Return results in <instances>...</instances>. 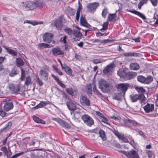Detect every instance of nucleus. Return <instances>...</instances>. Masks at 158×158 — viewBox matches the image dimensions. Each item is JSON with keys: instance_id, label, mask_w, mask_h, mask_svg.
Here are the masks:
<instances>
[{"instance_id": "nucleus-1", "label": "nucleus", "mask_w": 158, "mask_h": 158, "mask_svg": "<svg viewBox=\"0 0 158 158\" xmlns=\"http://www.w3.org/2000/svg\"><path fill=\"white\" fill-rule=\"evenodd\" d=\"M117 73L120 77L126 80L132 79L137 75L136 73L129 72L127 69H119Z\"/></svg>"}, {"instance_id": "nucleus-2", "label": "nucleus", "mask_w": 158, "mask_h": 158, "mask_svg": "<svg viewBox=\"0 0 158 158\" xmlns=\"http://www.w3.org/2000/svg\"><path fill=\"white\" fill-rule=\"evenodd\" d=\"M67 20L64 18V15H60L57 19H55L53 23L51 24L52 26L56 27L58 30H61L63 26V24L65 23Z\"/></svg>"}, {"instance_id": "nucleus-3", "label": "nucleus", "mask_w": 158, "mask_h": 158, "mask_svg": "<svg viewBox=\"0 0 158 158\" xmlns=\"http://www.w3.org/2000/svg\"><path fill=\"white\" fill-rule=\"evenodd\" d=\"M129 98L132 102H137L138 100L140 101L141 103L146 101V98L143 94H131L129 96Z\"/></svg>"}, {"instance_id": "nucleus-4", "label": "nucleus", "mask_w": 158, "mask_h": 158, "mask_svg": "<svg viewBox=\"0 0 158 158\" xmlns=\"http://www.w3.org/2000/svg\"><path fill=\"white\" fill-rule=\"evenodd\" d=\"M137 80L142 83L149 84L153 81V77L150 75H148L145 77L142 75H139L137 77Z\"/></svg>"}, {"instance_id": "nucleus-5", "label": "nucleus", "mask_w": 158, "mask_h": 158, "mask_svg": "<svg viewBox=\"0 0 158 158\" xmlns=\"http://www.w3.org/2000/svg\"><path fill=\"white\" fill-rule=\"evenodd\" d=\"M52 119L57 122L62 127L66 129H69L71 128V126L69 123L60 118L53 117Z\"/></svg>"}, {"instance_id": "nucleus-6", "label": "nucleus", "mask_w": 158, "mask_h": 158, "mask_svg": "<svg viewBox=\"0 0 158 158\" xmlns=\"http://www.w3.org/2000/svg\"><path fill=\"white\" fill-rule=\"evenodd\" d=\"M5 59V57L0 56V71H2V75L3 76H6L8 74H9L10 73V70L8 68H4L2 63Z\"/></svg>"}, {"instance_id": "nucleus-7", "label": "nucleus", "mask_w": 158, "mask_h": 158, "mask_svg": "<svg viewBox=\"0 0 158 158\" xmlns=\"http://www.w3.org/2000/svg\"><path fill=\"white\" fill-rule=\"evenodd\" d=\"M130 84L128 83H123L117 84L116 87L120 93H123V95H125L126 91L129 87Z\"/></svg>"}, {"instance_id": "nucleus-8", "label": "nucleus", "mask_w": 158, "mask_h": 158, "mask_svg": "<svg viewBox=\"0 0 158 158\" xmlns=\"http://www.w3.org/2000/svg\"><path fill=\"white\" fill-rule=\"evenodd\" d=\"M81 118L84 123L88 126L91 127L94 124L93 118L87 114L83 115L81 116Z\"/></svg>"}, {"instance_id": "nucleus-9", "label": "nucleus", "mask_w": 158, "mask_h": 158, "mask_svg": "<svg viewBox=\"0 0 158 158\" xmlns=\"http://www.w3.org/2000/svg\"><path fill=\"white\" fill-rule=\"evenodd\" d=\"M99 4L97 2L89 3L86 6L87 9L90 13L94 12L99 6Z\"/></svg>"}, {"instance_id": "nucleus-10", "label": "nucleus", "mask_w": 158, "mask_h": 158, "mask_svg": "<svg viewBox=\"0 0 158 158\" xmlns=\"http://www.w3.org/2000/svg\"><path fill=\"white\" fill-rule=\"evenodd\" d=\"M54 35L51 33H46L43 35V40L44 42L50 43L53 39Z\"/></svg>"}, {"instance_id": "nucleus-11", "label": "nucleus", "mask_w": 158, "mask_h": 158, "mask_svg": "<svg viewBox=\"0 0 158 158\" xmlns=\"http://www.w3.org/2000/svg\"><path fill=\"white\" fill-rule=\"evenodd\" d=\"M81 104L83 106H89L90 105V100L86 96H82L80 98Z\"/></svg>"}, {"instance_id": "nucleus-12", "label": "nucleus", "mask_w": 158, "mask_h": 158, "mask_svg": "<svg viewBox=\"0 0 158 158\" xmlns=\"http://www.w3.org/2000/svg\"><path fill=\"white\" fill-rule=\"evenodd\" d=\"M24 6L27 10H32L36 8V6L34 2L31 1L26 2Z\"/></svg>"}, {"instance_id": "nucleus-13", "label": "nucleus", "mask_w": 158, "mask_h": 158, "mask_svg": "<svg viewBox=\"0 0 158 158\" xmlns=\"http://www.w3.org/2000/svg\"><path fill=\"white\" fill-rule=\"evenodd\" d=\"M128 11L139 16L140 18H142L143 20H144L145 22L147 23H149V22L148 21V19L146 18L145 15L135 10H129Z\"/></svg>"}, {"instance_id": "nucleus-14", "label": "nucleus", "mask_w": 158, "mask_h": 158, "mask_svg": "<svg viewBox=\"0 0 158 158\" xmlns=\"http://www.w3.org/2000/svg\"><path fill=\"white\" fill-rule=\"evenodd\" d=\"M9 87L13 94H17L20 91V87L19 85H14L13 84H11L9 85Z\"/></svg>"}, {"instance_id": "nucleus-15", "label": "nucleus", "mask_w": 158, "mask_h": 158, "mask_svg": "<svg viewBox=\"0 0 158 158\" xmlns=\"http://www.w3.org/2000/svg\"><path fill=\"white\" fill-rule=\"evenodd\" d=\"M144 110L146 113H148L152 112L154 110V105L148 103L143 107Z\"/></svg>"}, {"instance_id": "nucleus-16", "label": "nucleus", "mask_w": 158, "mask_h": 158, "mask_svg": "<svg viewBox=\"0 0 158 158\" xmlns=\"http://www.w3.org/2000/svg\"><path fill=\"white\" fill-rule=\"evenodd\" d=\"M103 87L102 89H101V91L104 93H106L110 92L112 89V86L111 84L107 82Z\"/></svg>"}, {"instance_id": "nucleus-17", "label": "nucleus", "mask_w": 158, "mask_h": 158, "mask_svg": "<svg viewBox=\"0 0 158 158\" xmlns=\"http://www.w3.org/2000/svg\"><path fill=\"white\" fill-rule=\"evenodd\" d=\"M52 54L55 56H57L58 55H63L64 54V52L61 50L60 48L58 47L52 48Z\"/></svg>"}, {"instance_id": "nucleus-18", "label": "nucleus", "mask_w": 158, "mask_h": 158, "mask_svg": "<svg viewBox=\"0 0 158 158\" xmlns=\"http://www.w3.org/2000/svg\"><path fill=\"white\" fill-rule=\"evenodd\" d=\"M114 67V64L113 63H111L110 64L108 65L103 70V73L106 74L109 73L111 72L113 68Z\"/></svg>"}, {"instance_id": "nucleus-19", "label": "nucleus", "mask_w": 158, "mask_h": 158, "mask_svg": "<svg viewBox=\"0 0 158 158\" xmlns=\"http://www.w3.org/2000/svg\"><path fill=\"white\" fill-rule=\"evenodd\" d=\"M66 105L68 109L70 110L74 111L76 110V106L71 100L67 102H66Z\"/></svg>"}, {"instance_id": "nucleus-20", "label": "nucleus", "mask_w": 158, "mask_h": 158, "mask_svg": "<svg viewBox=\"0 0 158 158\" xmlns=\"http://www.w3.org/2000/svg\"><path fill=\"white\" fill-rule=\"evenodd\" d=\"M14 107L12 102H7L5 103L3 106L4 110L5 111H8L12 109Z\"/></svg>"}, {"instance_id": "nucleus-21", "label": "nucleus", "mask_w": 158, "mask_h": 158, "mask_svg": "<svg viewBox=\"0 0 158 158\" xmlns=\"http://www.w3.org/2000/svg\"><path fill=\"white\" fill-rule=\"evenodd\" d=\"M128 154V158L131 157V158H139L137 152L133 149H131L129 151Z\"/></svg>"}, {"instance_id": "nucleus-22", "label": "nucleus", "mask_w": 158, "mask_h": 158, "mask_svg": "<svg viewBox=\"0 0 158 158\" xmlns=\"http://www.w3.org/2000/svg\"><path fill=\"white\" fill-rule=\"evenodd\" d=\"M19 72V71L16 67H13L11 71H10L9 76L11 77H14L18 74Z\"/></svg>"}, {"instance_id": "nucleus-23", "label": "nucleus", "mask_w": 158, "mask_h": 158, "mask_svg": "<svg viewBox=\"0 0 158 158\" xmlns=\"http://www.w3.org/2000/svg\"><path fill=\"white\" fill-rule=\"evenodd\" d=\"M50 102L49 101H41L38 105H36L35 106L33 107V109L34 110L38 109L39 108H41L46 106L48 104H49Z\"/></svg>"}, {"instance_id": "nucleus-24", "label": "nucleus", "mask_w": 158, "mask_h": 158, "mask_svg": "<svg viewBox=\"0 0 158 158\" xmlns=\"http://www.w3.org/2000/svg\"><path fill=\"white\" fill-rule=\"evenodd\" d=\"M77 90L73 89L72 87L67 88L65 89V91L72 96L76 95Z\"/></svg>"}, {"instance_id": "nucleus-25", "label": "nucleus", "mask_w": 158, "mask_h": 158, "mask_svg": "<svg viewBox=\"0 0 158 158\" xmlns=\"http://www.w3.org/2000/svg\"><path fill=\"white\" fill-rule=\"evenodd\" d=\"M73 36L74 37V40H79L81 38L82 35L80 31H75L73 33Z\"/></svg>"}, {"instance_id": "nucleus-26", "label": "nucleus", "mask_w": 158, "mask_h": 158, "mask_svg": "<svg viewBox=\"0 0 158 158\" xmlns=\"http://www.w3.org/2000/svg\"><path fill=\"white\" fill-rule=\"evenodd\" d=\"M124 122L126 125H128V123H130L133 126H139V124L138 123L128 118L125 119Z\"/></svg>"}, {"instance_id": "nucleus-27", "label": "nucleus", "mask_w": 158, "mask_h": 158, "mask_svg": "<svg viewBox=\"0 0 158 158\" xmlns=\"http://www.w3.org/2000/svg\"><path fill=\"white\" fill-rule=\"evenodd\" d=\"M112 41V40L109 39L104 40H100L99 39H97L93 40V42L95 43H100V44H103L107 43H109Z\"/></svg>"}, {"instance_id": "nucleus-28", "label": "nucleus", "mask_w": 158, "mask_h": 158, "mask_svg": "<svg viewBox=\"0 0 158 158\" xmlns=\"http://www.w3.org/2000/svg\"><path fill=\"white\" fill-rule=\"evenodd\" d=\"M124 56H135L141 57L142 55L139 53H132V52H125L123 54Z\"/></svg>"}, {"instance_id": "nucleus-29", "label": "nucleus", "mask_w": 158, "mask_h": 158, "mask_svg": "<svg viewBox=\"0 0 158 158\" xmlns=\"http://www.w3.org/2000/svg\"><path fill=\"white\" fill-rule=\"evenodd\" d=\"M66 73L69 75H72V70L67 65L64 64V67L62 69Z\"/></svg>"}, {"instance_id": "nucleus-30", "label": "nucleus", "mask_w": 158, "mask_h": 158, "mask_svg": "<svg viewBox=\"0 0 158 158\" xmlns=\"http://www.w3.org/2000/svg\"><path fill=\"white\" fill-rule=\"evenodd\" d=\"M80 22L81 24L83 26L85 27L87 26V25L89 26V24L87 23L85 17L82 15L81 17Z\"/></svg>"}, {"instance_id": "nucleus-31", "label": "nucleus", "mask_w": 158, "mask_h": 158, "mask_svg": "<svg viewBox=\"0 0 158 158\" xmlns=\"http://www.w3.org/2000/svg\"><path fill=\"white\" fill-rule=\"evenodd\" d=\"M131 69L133 70H138L139 68V65L136 63H131L130 65Z\"/></svg>"}, {"instance_id": "nucleus-32", "label": "nucleus", "mask_w": 158, "mask_h": 158, "mask_svg": "<svg viewBox=\"0 0 158 158\" xmlns=\"http://www.w3.org/2000/svg\"><path fill=\"white\" fill-rule=\"evenodd\" d=\"M33 119L34 121L38 123H41L43 124H45L46 123L43 120L40 119L35 116H33Z\"/></svg>"}, {"instance_id": "nucleus-33", "label": "nucleus", "mask_w": 158, "mask_h": 158, "mask_svg": "<svg viewBox=\"0 0 158 158\" xmlns=\"http://www.w3.org/2000/svg\"><path fill=\"white\" fill-rule=\"evenodd\" d=\"M5 49L10 54L13 56H16L17 55V51L10 49L9 48L6 47Z\"/></svg>"}, {"instance_id": "nucleus-34", "label": "nucleus", "mask_w": 158, "mask_h": 158, "mask_svg": "<svg viewBox=\"0 0 158 158\" xmlns=\"http://www.w3.org/2000/svg\"><path fill=\"white\" fill-rule=\"evenodd\" d=\"M16 62L17 66L19 67L23 66L24 64V62L22 59L19 57L16 59Z\"/></svg>"}, {"instance_id": "nucleus-35", "label": "nucleus", "mask_w": 158, "mask_h": 158, "mask_svg": "<svg viewBox=\"0 0 158 158\" xmlns=\"http://www.w3.org/2000/svg\"><path fill=\"white\" fill-rule=\"evenodd\" d=\"M98 132L99 136L102 140L106 141V138L105 132L102 130L101 129Z\"/></svg>"}, {"instance_id": "nucleus-36", "label": "nucleus", "mask_w": 158, "mask_h": 158, "mask_svg": "<svg viewBox=\"0 0 158 158\" xmlns=\"http://www.w3.org/2000/svg\"><path fill=\"white\" fill-rule=\"evenodd\" d=\"M51 47L49 44L44 43L39 44L38 46V48L40 49L44 48H49Z\"/></svg>"}, {"instance_id": "nucleus-37", "label": "nucleus", "mask_w": 158, "mask_h": 158, "mask_svg": "<svg viewBox=\"0 0 158 158\" xmlns=\"http://www.w3.org/2000/svg\"><path fill=\"white\" fill-rule=\"evenodd\" d=\"M36 6V8L37 7H39L40 8H42L43 6V1L42 0H36L35 2H34Z\"/></svg>"}, {"instance_id": "nucleus-38", "label": "nucleus", "mask_w": 158, "mask_h": 158, "mask_svg": "<svg viewBox=\"0 0 158 158\" xmlns=\"http://www.w3.org/2000/svg\"><path fill=\"white\" fill-rule=\"evenodd\" d=\"M113 98L114 99L120 101L122 99V94L121 93H115L113 96Z\"/></svg>"}, {"instance_id": "nucleus-39", "label": "nucleus", "mask_w": 158, "mask_h": 158, "mask_svg": "<svg viewBox=\"0 0 158 158\" xmlns=\"http://www.w3.org/2000/svg\"><path fill=\"white\" fill-rule=\"evenodd\" d=\"M39 75L40 76H43L47 78V79H48V73L45 70L41 69L40 71Z\"/></svg>"}, {"instance_id": "nucleus-40", "label": "nucleus", "mask_w": 158, "mask_h": 158, "mask_svg": "<svg viewBox=\"0 0 158 158\" xmlns=\"http://www.w3.org/2000/svg\"><path fill=\"white\" fill-rule=\"evenodd\" d=\"M91 85L90 84L86 85V92L89 96L92 95Z\"/></svg>"}, {"instance_id": "nucleus-41", "label": "nucleus", "mask_w": 158, "mask_h": 158, "mask_svg": "<svg viewBox=\"0 0 158 158\" xmlns=\"http://www.w3.org/2000/svg\"><path fill=\"white\" fill-rule=\"evenodd\" d=\"M107 81L105 80L101 79L98 82V87L101 89H102L103 87L107 83Z\"/></svg>"}, {"instance_id": "nucleus-42", "label": "nucleus", "mask_w": 158, "mask_h": 158, "mask_svg": "<svg viewBox=\"0 0 158 158\" xmlns=\"http://www.w3.org/2000/svg\"><path fill=\"white\" fill-rule=\"evenodd\" d=\"M117 11V10H116V12L113 14H109L108 17V21H111L113 20V19H115L116 17V13Z\"/></svg>"}, {"instance_id": "nucleus-43", "label": "nucleus", "mask_w": 158, "mask_h": 158, "mask_svg": "<svg viewBox=\"0 0 158 158\" xmlns=\"http://www.w3.org/2000/svg\"><path fill=\"white\" fill-rule=\"evenodd\" d=\"M135 89L140 94H143L146 91L145 89L142 87H139L138 86H137L135 87Z\"/></svg>"}, {"instance_id": "nucleus-44", "label": "nucleus", "mask_w": 158, "mask_h": 158, "mask_svg": "<svg viewBox=\"0 0 158 158\" xmlns=\"http://www.w3.org/2000/svg\"><path fill=\"white\" fill-rule=\"evenodd\" d=\"M148 0H141L140 1L139 3L138 4V8L140 10L141 8V7L144 4H146L148 2Z\"/></svg>"}, {"instance_id": "nucleus-45", "label": "nucleus", "mask_w": 158, "mask_h": 158, "mask_svg": "<svg viewBox=\"0 0 158 158\" xmlns=\"http://www.w3.org/2000/svg\"><path fill=\"white\" fill-rule=\"evenodd\" d=\"M1 150L4 153V156H6L8 158V152L7 150V149L5 147H2L1 148Z\"/></svg>"}, {"instance_id": "nucleus-46", "label": "nucleus", "mask_w": 158, "mask_h": 158, "mask_svg": "<svg viewBox=\"0 0 158 158\" xmlns=\"http://www.w3.org/2000/svg\"><path fill=\"white\" fill-rule=\"evenodd\" d=\"M65 32L69 35H71L73 33V31L70 28L66 27L64 29Z\"/></svg>"}, {"instance_id": "nucleus-47", "label": "nucleus", "mask_w": 158, "mask_h": 158, "mask_svg": "<svg viewBox=\"0 0 158 158\" xmlns=\"http://www.w3.org/2000/svg\"><path fill=\"white\" fill-rule=\"evenodd\" d=\"M96 114L97 115L100 116L102 119H103L104 120H105V121H108V119L105 117L104 116L103 114L100 112L97 111L96 112Z\"/></svg>"}, {"instance_id": "nucleus-48", "label": "nucleus", "mask_w": 158, "mask_h": 158, "mask_svg": "<svg viewBox=\"0 0 158 158\" xmlns=\"http://www.w3.org/2000/svg\"><path fill=\"white\" fill-rule=\"evenodd\" d=\"M12 125V123L11 122H9L8 123H7L6 125H5V126L2 129H0V131L1 132H2L3 131L5 130L6 129V128L9 129L10 128L11 126Z\"/></svg>"}, {"instance_id": "nucleus-49", "label": "nucleus", "mask_w": 158, "mask_h": 158, "mask_svg": "<svg viewBox=\"0 0 158 158\" xmlns=\"http://www.w3.org/2000/svg\"><path fill=\"white\" fill-rule=\"evenodd\" d=\"M20 69L21 71V81H23L24 80L25 77V72L22 68L21 67Z\"/></svg>"}, {"instance_id": "nucleus-50", "label": "nucleus", "mask_w": 158, "mask_h": 158, "mask_svg": "<svg viewBox=\"0 0 158 158\" xmlns=\"http://www.w3.org/2000/svg\"><path fill=\"white\" fill-rule=\"evenodd\" d=\"M93 91L95 94H97L98 95L102 96V94L99 92L98 91L95 85H93Z\"/></svg>"}, {"instance_id": "nucleus-51", "label": "nucleus", "mask_w": 158, "mask_h": 158, "mask_svg": "<svg viewBox=\"0 0 158 158\" xmlns=\"http://www.w3.org/2000/svg\"><path fill=\"white\" fill-rule=\"evenodd\" d=\"M119 139L123 141V142L124 143H129V141H128V139L124 136V135H122Z\"/></svg>"}, {"instance_id": "nucleus-52", "label": "nucleus", "mask_w": 158, "mask_h": 158, "mask_svg": "<svg viewBox=\"0 0 158 158\" xmlns=\"http://www.w3.org/2000/svg\"><path fill=\"white\" fill-rule=\"evenodd\" d=\"M31 82V78L30 77H27L26 79V81L25 82V84L26 85V86H28L29 85Z\"/></svg>"}, {"instance_id": "nucleus-53", "label": "nucleus", "mask_w": 158, "mask_h": 158, "mask_svg": "<svg viewBox=\"0 0 158 158\" xmlns=\"http://www.w3.org/2000/svg\"><path fill=\"white\" fill-rule=\"evenodd\" d=\"M112 131L113 133L116 135L117 137L119 139L120 137L122 135L121 134L119 133V132L117 131H116L115 129H114L111 130Z\"/></svg>"}, {"instance_id": "nucleus-54", "label": "nucleus", "mask_w": 158, "mask_h": 158, "mask_svg": "<svg viewBox=\"0 0 158 158\" xmlns=\"http://www.w3.org/2000/svg\"><path fill=\"white\" fill-rule=\"evenodd\" d=\"M108 9L107 8H105L103 10L102 13V16L104 18H105L107 14Z\"/></svg>"}, {"instance_id": "nucleus-55", "label": "nucleus", "mask_w": 158, "mask_h": 158, "mask_svg": "<svg viewBox=\"0 0 158 158\" xmlns=\"http://www.w3.org/2000/svg\"><path fill=\"white\" fill-rule=\"evenodd\" d=\"M130 142L129 141V143L134 148H135L136 146V143L135 142L134 139H130Z\"/></svg>"}, {"instance_id": "nucleus-56", "label": "nucleus", "mask_w": 158, "mask_h": 158, "mask_svg": "<svg viewBox=\"0 0 158 158\" xmlns=\"http://www.w3.org/2000/svg\"><path fill=\"white\" fill-rule=\"evenodd\" d=\"M67 38V36H64L63 37H61L60 38V42H63L64 44H66L67 43L66 39Z\"/></svg>"}, {"instance_id": "nucleus-57", "label": "nucleus", "mask_w": 158, "mask_h": 158, "mask_svg": "<svg viewBox=\"0 0 158 158\" xmlns=\"http://www.w3.org/2000/svg\"><path fill=\"white\" fill-rule=\"evenodd\" d=\"M54 69L56 71V72L59 75H61L63 74L62 73L58 68H56L55 66L53 67Z\"/></svg>"}, {"instance_id": "nucleus-58", "label": "nucleus", "mask_w": 158, "mask_h": 158, "mask_svg": "<svg viewBox=\"0 0 158 158\" xmlns=\"http://www.w3.org/2000/svg\"><path fill=\"white\" fill-rule=\"evenodd\" d=\"M101 60L100 59H94L93 61V63L94 64H97L102 62Z\"/></svg>"}, {"instance_id": "nucleus-59", "label": "nucleus", "mask_w": 158, "mask_h": 158, "mask_svg": "<svg viewBox=\"0 0 158 158\" xmlns=\"http://www.w3.org/2000/svg\"><path fill=\"white\" fill-rule=\"evenodd\" d=\"M23 153H24L23 152H20V153H16V154L14 155H13L12 156L10 157V158H16L17 157H18L19 156H20V155H22Z\"/></svg>"}, {"instance_id": "nucleus-60", "label": "nucleus", "mask_w": 158, "mask_h": 158, "mask_svg": "<svg viewBox=\"0 0 158 158\" xmlns=\"http://www.w3.org/2000/svg\"><path fill=\"white\" fill-rule=\"evenodd\" d=\"M146 153L148 155L149 158H151L152 156V153L150 150H148L146 151Z\"/></svg>"}, {"instance_id": "nucleus-61", "label": "nucleus", "mask_w": 158, "mask_h": 158, "mask_svg": "<svg viewBox=\"0 0 158 158\" xmlns=\"http://www.w3.org/2000/svg\"><path fill=\"white\" fill-rule=\"evenodd\" d=\"M6 113L4 112L2 109L0 108V115L2 117H4L6 116Z\"/></svg>"}, {"instance_id": "nucleus-62", "label": "nucleus", "mask_w": 158, "mask_h": 158, "mask_svg": "<svg viewBox=\"0 0 158 158\" xmlns=\"http://www.w3.org/2000/svg\"><path fill=\"white\" fill-rule=\"evenodd\" d=\"M152 4L154 6H157L158 3V0H150Z\"/></svg>"}, {"instance_id": "nucleus-63", "label": "nucleus", "mask_w": 158, "mask_h": 158, "mask_svg": "<svg viewBox=\"0 0 158 158\" xmlns=\"http://www.w3.org/2000/svg\"><path fill=\"white\" fill-rule=\"evenodd\" d=\"M80 11L79 10H77V12L76 15V19L78 21L79 20L80 17Z\"/></svg>"}, {"instance_id": "nucleus-64", "label": "nucleus", "mask_w": 158, "mask_h": 158, "mask_svg": "<svg viewBox=\"0 0 158 158\" xmlns=\"http://www.w3.org/2000/svg\"><path fill=\"white\" fill-rule=\"evenodd\" d=\"M139 134L142 137H143L145 139L146 138V136L144 134L143 132L141 131H139Z\"/></svg>"}]
</instances>
